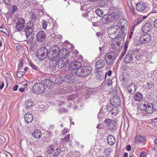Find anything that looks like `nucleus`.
Returning a JSON list of instances; mask_svg holds the SVG:
<instances>
[{
	"label": "nucleus",
	"mask_w": 157,
	"mask_h": 157,
	"mask_svg": "<svg viewBox=\"0 0 157 157\" xmlns=\"http://www.w3.org/2000/svg\"><path fill=\"white\" fill-rule=\"evenodd\" d=\"M92 71V67L89 66H84L75 71V74L78 76L81 77H86L89 75Z\"/></svg>",
	"instance_id": "1"
},
{
	"label": "nucleus",
	"mask_w": 157,
	"mask_h": 157,
	"mask_svg": "<svg viewBox=\"0 0 157 157\" xmlns=\"http://www.w3.org/2000/svg\"><path fill=\"white\" fill-rule=\"evenodd\" d=\"M35 25V22L31 20L27 23L24 29L27 38L30 35L33 34L34 30Z\"/></svg>",
	"instance_id": "2"
},
{
	"label": "nucleus",
	"mask_w": 157,
	"mask_h": 157,
	"mask_svg": "<svg viewBox=\"0 0 157 157\" xmlns=\"http://www.w3.org/2000/svg\"><path fill=\"white\" fill-rule=\"evenodd\" d=\"M51 53H48V49L45 47H42L39 49L36 53V56L40 60H42L45 59Z\"/></svg>",
	"instance_id": "3"
},
{
	"label": "nucleus",
	"mask_w": 157,
	"mask_h": 157,
	"mask_svg": "<svg viewBox=\"0 0 157 157\" xmlns=\"http://www.w3.org/2000/svg\"><path fill=\"white\" fill-rule=\"evenodd\" d=\"M120 30V27L119 25H114L109 28L108 30V33L109 37L112 39L116 40L117 31Z\"/></svg>",
	"instance_id": "4"
},
{
	"label": "nucleus",
	"mask_w": 157,
	"mask_h": 157,
	"mask_svg": "<svg viewBox=\"0 0 157 157\" xmlns=\"http://www.w3.org/2000/svg\"><path fill=\"white\" fill-rule=\"evenodd\" d=\"M116 57V54L115 52H110L106 55L104 59L107 65L111 66L113 63Z\"/></svg>",
	"instance_id": "5"
},
{
	"label": "nucleus",
	"mask_w": 157,
	"mask_h": 157,
	"mask_svg": "<svg viewBox=\"0 0 157 157\" xmlns=\"http://www.w3.org/2000/svg\"><path fill=\"white\" fill-rule=\"evenodd\" d=\"M63 54L60 55V56H57L58 58L57 60L58 62V66L59 68H62L63 67H66L70 62L68 59L63 58Z\"/></svg>",
	"instance_id": "6"
},
{
	"label": "nucleus",
	"mask_w": 157,
	"mask_h": 157,
	"mask_svg": "<svg viewBox=\"0 0 157 157\" xmlns=\"http://www.w3.org/2000/svg\"><path fill=\"white\" fill-rule=\"evenodd\" d=\"M45 87L44 85L40 83H36L33 87L34 92L37 94L38 93L42 94L44 91Z\"/></svg>",
	"instance_id": "7"
},
{
	"label": "nucleus",
	"mask_w": 157,
	"mask_h": 157,
	"mask_svg": "<svg viewBox=\"0 0 157 157\" xmlns=\"http://www.w3.org/2000/svg\"><path fill=\"white\" fill-rule=\"evenodd\" d=\"M105 123H107L108 129L110 130H115L117 128L116 122L113 120L106 119L104 121Z\"/></svg>",
	"instance_id": "8"
},
{
	"label": "nucleus",
	"mask_w": 157,
	"mask_h": 157,
	"mask_svg": "<svg viewBox=\"0 0 157 157\" xmlns=\"http://www.w3.org/2000/svg\"><path fill=\"white\" fill-rule=\"evenodd\" d=\"M113 14H106L104 15L101 18L102 22L104 24L109 23L117 17V16L113 15Z\"/></svg>",
	"instance_id": "9"
},
{
	"label": "nucleus",
	"mask_w": 157,
	"mask_h": 157,
	"mask_svg": "<svg viewBox=\"0 0 157 157\" xmlns=\"http://www.w3.org/2000/svg\"><path fill=\"white\" fill-rule=\"evenodd\" d=\"M50 50L53 53H51L50 56H60V55L63 54L60 51L59 48L56 45L52 46L50 48Z\"/></svg>",
	"instance_id": "10"
},
{
	"label": "nucleus",
	"mask_w": 157,
	"mask_h": 157,
	"mask_svg": "<svg viewBox=\"0 0 157 157\" xmlns=\"http://www.w3.org/2000/svg\"><path fill=\"white\" fill-rule=\"evenodd\" d=\"M46 35L43 31L40 30L36 35V40L40 43H42L46 39Z\"/></svg>",
	"instance_id": "11"
},
{
	"label": "nucleus",
	"mask_w": 157,
	"mask_h": 157,
	"mask_svg": "<svg viewBox=\"0 0 157 157\" xmlns=\"http://www.w3.org/2000/svg\"><path fill=\"white\" fill-rule=\"evenodd\" d=\"M25 20L23 18H20L16 23V29L19 31L22 30L25 27Z\"/></svg>",
	"instance_id": "12"
},
{
	"label": "nucleus",
	"mask_w": 157,
	"mask_h": 157,
	"mask_svg": "<svg viewBox=\"0 0 157 157\" xmlns=\"http://www.w3.org/2000/svg\"><path fill=\"white\" fill-rule=\"evenodd\" d=\"M81 65V63L80 62L74 61L71 62L69 65V68L71 70L80 69L79 68Z\"/></svg>",
	"instance_id": "13"
},
{
	"label": "nucleus",
	"mask_w": 157,
	"mask_h": 157,
	"mask_svg": "<svg viewBox=\"0 0 157 157\" xmlns=\"http://www.w3.org/2000/svg\"><path fill=\"white\" fill-rule=\"evenodd\" d=\"M110 102L111 104L113 106V107H117L120 106L121 104V100L119 98L115 96L113 98L110 100Z\"/></svg>",
	"instance_id": "14"
},
{
	"label": "nucleus",
	"mask_w": 157,
	"mask_h": 157,
	"mask_svg": "<svg viewBox=\"0 0 157 157\" xmlns=\"http://www.w3.org/2000/svg\"><path fill=\"white\" fill-rule=\"evenodd\" d=\"M146 4L145 3L140 1L136 4V8L137 11L139 12L143 11L146 8Z\"/></svg>",
	"instance_id": "15"
},
{
	"label": "nucleus",
	"mask_w": 157,
	"mask_h": 157,
	"mask_svg": "<svg viewBox=\"0 0 157 157\" xmlns=\"http://www.w3.org/2000/svg\"><path fill=\"white\" fill-rule=\"evenodd\" d=\"M50 54L48 55V58L49 60L50 61H52V69L53 70H55V69L56 68L55 67L57 66V65H58V57L56 56H50Z\"/></svg>",
	"instance_id": "16"
},
{
	"label": "nucleus",
	"mask_w": 157,
	"mask_h": 157,
	"mask_svg": "<svg viewBox=\"0 0 157 157\" xmlns=\"http://www.w3.org/2000/svg\"><path fill=\"white\" fill-rule=\"evenodd\" d=\"M105 64V61L103 59H100L96 62L95 66L96 69H99L103 68Z\"/></svg>",
	"instance_id": "17"
},
{
	"label": "nucleus",
	"mask_w": 157,
	"mask_h": 157,
	"mask_svg": "<svg viewBox=\"0 0 157 157\" xmlns=\"http://www.w3.org/2000/svg\"><path fill=\"white\" fill-rule=\"evenodd\" d=\"M150 36L148 34L144 35L140 37V40L141 43L142 44H145L147 43L151 40Z\"/></svg>",
	"instance_id": "18"
},
{
	"label": "nucleus",
	"mask_w": 157,
	"mask_h": 157,
	"mask_svg": "<svg viewBox=\"0 0 157 157\" xmlns=\"http://www.w3.org/2000/svg\"><path fill=\"white\" fill-rule=\"evenodd\" d=\"M152 28V25L147 22L143 26L142 31L144 33H147L150 31Z\"/></svg>",
	"instance_id": "19"
},
{
	"label": "nucleus",
	"mask_w": 157,
	"mask_h": 157,
	"mask_svg": "<svg viewBox=\"0 0 157 157\" xmlns=\"http://www.w3.org/2000/svg\"><path fill=\"white\" fill-rule=\"evenodd\" d=\"M24 117L25 121L27 123L31 122L33 119V115L29 113H28L25 114Z\"/></svg>",
	"instance_id": "20"
},
{
	"label": "nucleus",
	"mask_w": 157,
	"mask_h": 157,
	"mask_svg": "<svg viewBox=\"0 0 157 157\" xmlns=\"http://www.w3.org/2000/svg\"><path fill=\"white\" fill-rule=\"evenodd\" d=\"M74 81V78L71 75L66 74L64 76L63 81L68 83L72 82Z\"/></svg>",
	"instance_id": "21"
},
{
	"label": "nucleus",
	"mask_w": 157,
	"mask_h": 157,
	"mask_svg": "<svg viewBox=\"0 0 157 157\" xmlns=\"http://www.w3.org/2000/svg\"><path fill=\"white\" fill-rule=\"evenodd\" d=\"M119 26L120 27V30L118 31H117V33H118V34H117V36H121V37H119V38L121 39V41H122L123 39L124 38V36L125 35L126 33H124L121 26L119 25Z\"/></svg>",
	"instance_id": "22"
},
{
	"label": "nucleus",
	"mask_w": 157,
	"mask_h": 157,
	"mask_svg": "<svg viewBox=\"0 0 157 157\" xmlns=\"http://www.w3.org/2000/svg\"><path fill=\"white\" fill-rule=\"evenodd\" d=\"M145 140L146 138L144 136L138 135L136 136L135 137V143L136 144L143 143Z\"/></svg>",
	"instance_id": "23"
},
{
	"label": "nucleus",
	"mask_w": 157,
	"mask_h": 157,
	"mask_svg": "<svg viewBox=\"0 0 157 157\" xmlns=\"http://www.w3.org/2000/svg\"><path fill=\"white\" fill-rule=\"evenodd\" d=\"M136 89V85L134 84H131L128 87V91L130 94L134 93Z\"/></svg>",
	"instance_id": "24"
},
{
	"label": "nucleus",
	"mask_w": 157,
	"mask_h": 157,
	"mask_svg": "<svg viewBox=\"0 0 157 157\" xmlns=\"http://www.w3.org/2000/svg\"><path fill=\"white\" fill-rule=\"evenodd\" d=\"M107 140V142L108 144L110 145H113L116 142V140L115 138L113 136L111 135L108 136Z\"/></svg>",
	"instance_id": "25"
},
{
	"label": "nucleus",
	"mask_w": 157,
	"mask_h": 157,
	"mask_svg": "<svg viewBox=\"0 0 157 157\" xmlns=\"http://www.w3.org/2000/svg\"><path fill=\"white\" fill-rule=\"evenodd\" d=\"M133 59V56L130 54H128L125 56L124 58V62L126 63H130L132 61Z\"/></svg>",
	"instance_id": "26"
},
{
	"label": "nucleus",
	"mask_w": 157,
	"mask_h": 157,
	"mask_svg": "<svg viewBox=\"0 0 157 157\" xmlns=\"http://www.w3.org/2000/svg\"><path fill=\"white\" fill-rule=\"evenodd\" d=\"M143 98L142 94L139 92H137L135 93L133 96L134 99L137 101H141Z\"/></svg>",
	"instance_id": "27"
},
{
	"label": "nucleus",
	"mask_w": 157,
	"mask_h": 157,
	"mask_svg": "<svg viewBox=\"0 0 157 157\" xmlns=\"http://www.w3.org/2000/svg\"><path fill=\"white\" fill-rule=\"evenodd\" d=\"M32 135L35 138H40L42 135L41 132L39 130H35L33 133Z\"/></svg>",
	"instance_id": "28"
},
{
	"label": "nucleus",
	"mask_w": 157,
	"mask_h": 157,
	"mask_svg": "<svg viewBox=\"0 0 157 157\" xmlns=\"http://www.w3.org/2000/svg\"><path fill=\"white\" fill-rule=\"evenodd\" d=\"M34 105L33 101L31 100H29L25 102V108L27 109H30Z\"/></svg>",
	"instance_id": "29"
},
{
	"label": "nucleus",
	"mask_w": 157,
	"mask_h": 157,
	"mask_svg": "<svg viewBox=\"0 0 157 157\" xmlns=\"http://www.w3.org/2000/svg\"><path fill=\"white\" fill-rule=\"evenodd\" d=\"M145 109V111H146L148 114H151L154 112L153 109L152 105V104L151 103H148V105Z\"/></svg>",
	"instance_id": "30"
},
{
	"label": "nucleus",
	"mask_w": 157,
	"mask_h": 157,
	"mask_svg": "<svg viewBox=\"0 0 157 157\" xmlns=\"http://www.w3.org/2000/svg\"><path fill=\"white\" fill-rule=\"evenodd\" d=\"M60 51L63 53V58L68 59L70 52L67 49L65 48H63L60 50Z\"/></svg>",
	"instance_id": "31"
},
{
	"label": "nucleus",
	"mask_w": 157,
	"mask_h": 157,
	"mask_svg": "<svg viewBox=\"0 0 157 157\" xmlns=\"http://www.w3.org/2000/svg\"><path fill=\"white\" fill-rule=\"evenodd\" d=\"M148 105V103L147 101H143L140 105V109L141 111H145V109L146 108V107L147 106V105Z\"/></svg>",
	"instance_id": "32"
},
{
	"label": "nucleus",
	"mask_w": 157,
	"mask_h": 157,
	"mask_svg": "<svg viewBox=\"0 0 157 157\" xmlns=\"http://www.w3.org/2000/svg\"><path fill=\"white\" fill-rule=\"evenodd\" d=\"M116 40H115V42H112L111 44V47L115 51L118 50V47L120 45L118 42H116Z\"/></svg>",
	"instance_id": "33"
},
{
	"label": "nucleus",
	"mask_w": 157,
	"mask_h": 157,
	"mask_svg": "<svg viewBox=\"0 0 157 157\" xmlns=\"http://www.w3.org/2000/svg\"><path fill=\"white\" fill-rule=\"evenodd\" d=\"M53 82H52L51 80L46 79V80L45 81L44 85L45 86L48 88L49 89H51V88H52L51 86L52 85H53Z\"/></svg>",
	"instance_id": "34"
},
{
	"label": "nucleus",
	"mask_w": 157,
	"mask_h": 157,
	"mask_svg": "<svg viewBox=\"0 0 157 157\" xmlns=\"http://www.w3.org/2000/svg\"><path fill=\"white\" fill-rule=\"evenodd\" d=\"M104 74L101 72H99L96 74V76L98 79L100 80H103L104 78H105L104 76Z\"/></svg>",
	"instance_id": "35"
},
{
	"label": "nucleus",
	"mask_w": 157,
	"mask_h": 157,
	"mask_svg": "<svg viewBox=\"0 0 157 157\" xmlns=\"http://www.w3.org/2000/svg\"><path fill=\"white\" fill-rule=\"evenodd\" d=\"M118 113L119 110L118 108L117 107H113L111 112L112 115L115 116L117 115Z\"/></svg>",
	"instance_id": "36"
},
{
	"label": "nucleus",
	"mask_w": 157,
	"mask_h": 157,
	"mask_svg": "<svg viewBox=\"0 0 157 157\" xmlns=\"http://www.w3.org/2000/svg\"><path fill=\"white\" fill-rule=\"evenodd\" d=\"M54 145H51L50 146H48L47 148V152L49 154H52L55 151L54 149Z\"/></svg>",
	"instance_id": "37"
},
{
	"label": "nucleus",
	"mask_w": 157,
	"mask_h": 157,
	"mask_svg": "<svg viewBox=\"0 0 157 157\" xmlns=\"http://www.w3.org/2000/svg\"><path fill=\"white\" fill-rule=\"evenodd\" d=\"M25 71H21L20 68L18 69V71L17 74V76L18 77H21L25 75Z\"/></svg>",
	"instance_id": "38"
},
{
	"label": "nucleus",
	"mask_w": 157,
	"mask_h": 157,
	"mask_svg": "<svg viewBox=\"0 0 157 157\" xmlns=\"http://www.w3.org/2000/svg\"><path fill=\"white\" fill-rule=\"evenodd\" d=\"M144 88L147 90H150L153 87V85L151 82H147L146 84L144 86Z\"/></svg>",
	"instance_id": "39"
},
{
	"label": "nucleus",
	"mask_w": 157,
	"mask_h": 157,
	"mask_svg": "<svg viewBox=\"0 0 157 157\" xmlns=\"http://www.w3.org/2000/svg\"><path fill=\"white\" fill-rule=\"evenodd\" d=\"M63 79L60 77L56 78L54 81V83L57 85H60L61 84Z\"/></svg>",
	"instance_id": "40"
},
{
	"label": "nucleus",
	"mask_w": 157,
	"mask_h": 157,
	"mask_svg": "<svg viewBox=\"0 0 157 157\" xmlns=\"http://www.w3.org/2000/svg\"><path fill=\"white\" fill-rule=\"evenodd\" d=\"M106 107L102 106L100 109V111L102 112L103 113L104 115H107L109 113L107 110Z\"/></svg>",
	"instance_id": "41"
},
{
	"label": "nucleus",
	"mask_w": 157,
	"mask_h": 157,
	"mask_svg": "<svg viewBox=\"0 0 157 157\" xmlns=\"http://www.w3.org/2000/svg\"><path fill=\"white\" fill-rule=\"evenodd\" d=\"M30 17L31 20L34 21L36 18V13L32 11L30 14Z\"/></svg>",
	"instance_id": "42"
},
{
	"label": "nucleus",
	"mask_w": 157,
	"mask_h": 157,
	"mask_svg": "<svg viewBox=\"0 0 157 157\" xmlns=\"http://www.w3.org/2000/svg\"><path fill=\"white\" fill-rule=\"evenodd\" d=\"M88 91V94L91 95H94L96 93L95 89L94 88H91L89 89Z\"/></svg>",
	"instance_id": "43"
},
{
	"label": "nucleus",
	"mask_w": 157,
	"mask_h": 157,
	"mask_svg": "<svg viewBox=\"0 0 157 157\" xmlns=\"http://www.w3.org/2000/svg\"><path fill=\"white\" fill-rule=\"evenodd\" d=\"M95 13L99 17H101L103 15V11L99 9L96 10L95 11Z\"/></svg>",
	"instance_id": "44"
},
{
	"label": "nucleus",
	"mask_w": 157,
	"mask_h": 157,
	"mask_svg": "<svg viewBox=\"0 0 157 157\" xmlns=\"http://www.w3.org/2000/svg\"><path fill=\"white\" fill-rule=\"evenodd\" d=\"M58 111L59 113L61 114L67 113V109L64 107H62L58 109Z\"/></svg>",
	"instance_id": "45"
},
{
	"label": "nucleus",
	"mask_w": 157,
	"mask_h": 157,
	"mask_svg": "<svg viewBox=\"0 0 157 157\" xmlns=\"http://www.w3.org/2000/svg\"><path fill=\"white\" fill-rule=\"evenodd\" d=\"M152 104L154 111H157V100H155Z\"/></svg>",
	"instance_id": "46"
},
{
	"label": "nucleus",
	"mask_w": 157,
	"mask_h": 157,
	"mask_svg": "<svg viewBox=\"0 0 157 157\" xmlns=\"http://www.w3.org/2000/svg\"><path fill=\"white\" fill-rule=\"evenodd\" d=\"M104 114L102 112L100 111V112L98 114V118L99 119V121H102L103 119L102 118L104 117Z\"/></svg>",
	"instance_id": "47"
},
{
	"label": "nucleus",
	"mask_w": 157,
	"mask_h": 157,
	"mask_svg": "<svg viewBox=\"0 0 157 157\" xmlns=\"http://www.w3.org/2000/svg\"><path fill=\"white\" fill-rule=\"evenodd\" d=\"M105 107L107 109V110L108 111V112L109 113V112H110L111 113L112 108L113 106L112 105V104H110L107 105Z\"/></svg>",
	"instance_id": "48"
},
{
	"label": "nucleus",
	"mask_w": 157,
	"mask_h": 157,
	"mask_svg": "<svg viewBox=\"0 0 157 157\" xmlns=\"http://www.w3.org/2000/svg\"><path fill=\"white\" fill-rule=\"evenodd\" d=\"M70 134H69L67 135L64 138L62 139L64 142H68L70 141Z\"/></svg>",
	"instance_id": "49"
},
{
	"label": "nucleus",
	"mask_w": 157,
	"mask_h": 157,
	"mask_svg": "<svg viewBox=\"0 0 157 157\" xmlns=\"http://www.w3.org/2000/svg\"><path fill=\"white\" fill-rule=\"evenodd\" d=\"M10 10L11 13H13L15 11L18 10V8L17 6L14 5L12 8H11Z\"/></svg>",
	"instance_id": "50"
},
{
	"label": "nucleus",
	"mask_w": 157,
	"mask_h": 157,
	"mask_svg": "<svg viewBox=\"0 0 157 157\" xmlns=\"http://www.w3.org/2000/svg\"><path fill=\"white\" fill-rule=\"evenodd\" d=\"M112 151L111 148H107L105 150L104 152L106 153V156L105 157H109V153Z\"/></svg>",
	"instance_id": "51"
},
{
	"label": "nucleus",
	"mask_w": 157,
	"mask_h": 157,
	"mask_svg": "<svg viewBox=\"0 0 157 157\" xmlns=\"http://www.w3.org/2000/svg\"><path fill=\"white\" fill-rule=\"evenodd\" d=\"M55 151L54 153V155L55 156H57L59 155L61 152L60 149L58 148H57Z\"/></svg>",
	"instance_id": "52"
},
{
	"label": "nucleus",
	"mask_w": 157,
	"mask_h": 157,
	"mask_svg": "<svg viewBox=\"0 0 157 157\" xmlns=\"http://www.w3.org/2000/svg\"><path fill=\"white\" fill-rule=\"evenodd\" d=\"M0 31L5 33L6 34H7V33H9L7 30L5 28L2 27V26H1L0 27Z\"/></svg>",
	"instance_id": "53"
},
{
	"label": "nucleus",
	"mask_w": 157,
	"mask_h": 157,
	"mask_svg": "<svg viewBox=\"0 0 157 157\" xmlns=\"http://www.w3.org/2000/svg\"><path fill=\"white\" fill-rule=\"evenodd\" d=\"M42 24L43 28L44 29H45L47 25L46 21L44 20H43L42 21Z\"/></svg>",
	"instance_id": "54"
},
{
	"label": "nucleus",
	"mask_w": 157,
	"mask_h": 157,
	"mask_svg": "<svg viewBox=\"0 0 157 157\" xmlns=\"http://www.w3.org/2000/svg\"><path fill=\"white\" fill-rule=\"evenodd\" d=\"M128 48V45L126 43L124 45V51L122 52V57H123L124 55L125 54V53L126 52Z\"/></svg>",
	"instance_id": "55"
},
{
	"label": "nucleus",
	"mask_w": 157,
	"mask_h": 157,
	"mask_svg": "<svg viewBox=\"0 0 157 157\" xmlns=\"http://www.w3.org/2000/svg\"><path fill=\"white\" fill-rule=\"evenodd\" d=\"M119 37H121V36H116V38H117V39H116V42H118L119 43V44L120 45V44L121 43L122 44L124 43V39H123L122 41H121V40L119 39Z\"/></svg>",
	"instance_id": "56"
},
{
	"label": "nucleus",
	"mask_w": 157,
	"mask_h": 157,
	"mask_svg": "<svg viewBox=\"0 0 157 157\" xmlns=\"http://www.w3.org/2000/svg\"><path fill=\"white\" fill-rule=\"evenodd\" d=\"M34 37L33 36H31L30 38L28 40V42L29 43L32 44L33 43Z\"/></svg>",
	"instance_id": "57"
},
{
	"label": "nucleus",
	"mask_w": 157,
	"mask_h": 157,
	"mask_svg": "<svg viewBox=\"0 0 157 157\" xmlns=\"http://www.w3.org/2000/svg\"><path fill=\"white\" fill-rule=\"evenodd\" d=\"M125 75H124L122 78L121 79V82L123 83L126 82L128 81V78H125Z\"/></svg>",
	"instance_id": "58"
},
{
	"label": "nucleus",
	"mask_w": 157,
	"mask_h": 157,
	"mask_svg": "<svg viewBox=\"0 0 157 157\" xmlns=\"http://www.w3.org/2000/svg\"><path fill=\"white\" fill-rule=\"evenodd\" d=\"M69 132V129L68 128H64L62 131V134L64 135L66 133H67Z\"/></svg>",
	"instance_id": "59"
},
{
	"label": "nucleus",
	"mask_w": 157,
	"mask_h": 157,
	"mask_svg": "<svg viewBox=\"0 0 157 157\" xmlns=\"http://www.w3.org/2000/svg\"><path fill=\"white\" fill-rule=\"evenodd\" d=\"M146 154L145 151H141L140 154V157H146Z\"/></svg>",
	"instance_id": "60"
},
{
	"label": "nucleus",
	"mask_w": 157,
	"mask_h": 157,
	"mask_svg": "<svg viewBox=\"0 0 157 157\" xmlns=\"http://www.w3.org/2000/svg\"><path fill=\"white\" fill-rule=\"evenodd\" d=\"M130 9L131 12L133 14V16H135L136 15V14L134 11V9L133 8L132 6H131L130 7Z\"/></svg>",
	"instance_id": "61"
},
{
	"label": "nucleus",
	"mask_w": 157,
	"mask_h": 157,
	"mask_svg": "<svg viewBox=\"0 0 157 157\" xmlns=\"http://www.w3.org/2000/svg\"><path fill=\"white\" fill-rule=\"evenodd\" d=\"M112 73V72L111 71H108L104 75H105V78H106V75H107L108 76H110L111 75Z\"/></svg>",
	"instance_id": "62"
},
{
	"label": "nucleus",
	"mask_w": 157,
	"mask_h": 157,
	"mask_svg": "<svg viewBox=\"0 0 157 157\" xmlns=\"http://www.w3.org/2000/svg\"><path fill=\"white\" fill-rule=\"evenodd\" d=\"M141 56L140 54H138L135 56V58L138 60H140L141 59Z\"/></svg>",
	"instance_id": "63"
},
{
	"label": "nucleus",
	"mask_w": 157,
	"mask_h": 157,
	"mask_svg": "<svg viewBox=\"0 0 157 157\" xmlns=\"http://www.w3.org/2000/svg\"><path fill=\"white\" fill-rule=\"evenodd\" d=\"M112 80L110 79H108L107 81L106 82V84L108 86H109L112 85Z\"/></svg>",
	"instance_id": "64"
}]
</instances>
